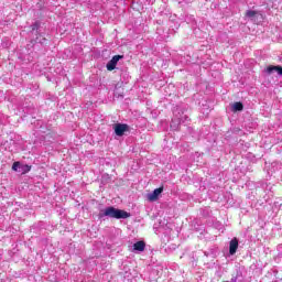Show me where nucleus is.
<instances>
[{
  "label": "nucleus",
  "mask_w": 282,
  "mask_h": 282,
  "mask_svg": "<svg viewBox=\"0 0 282 282\" xmlns=\"http://www.w3.org/2000/svg\"><path fill=\"white\" fill-rule=\"evenodd\" d=\"M105 217H111L112 219H129L131 214L116 207H108L104 212Z\"/></svg>",
  "instance_id": "obj_1"
},
{
  "label": "nucleus",
  "mask_w": 282,
  "mask_h": 282,
  "mask_svg": "<svg viewBox=\"0 0 282 282\" xmlns=\"http://www.w3.org/2000/svg\"><path fill=\"white\" fill-rule=\"evenodd\" d=\"M113 131L116 135H118L119 138H122L124 133L130 131V128H129V124L127 123H116L113 124Z\"/></svg>",
  "instance_id": "obj_2"
},
{
  "label": "nucleus",
  "mask_w": 282,
  "mask_h": 282,
  "mask_svg": "<svg viewBox=\"0 0 282 282\" xmlns=\"http://www.w3.org/2000/svg\"><path fill=\"white\" fill-rule=\"evenodd\" d=\"M122 58H124V55H115L106 65L108 72H113L116 65H118V62L122 61Z\"/></svg>",
  "instance_id": "obj_3"
},
{
  "label": "nucleus",
  "mask_w": 282,
  "mask_h": 282,
  "mask_svg": "<svg viewBox=\"0 0 282 282\" xmlns=\"http://www.w3.org/2000/svg\"><path fill=\"white\" fill-rule=\"evenodd\" d=\"M162 193H164V187L155 188L153 193L148 194L149 202H158V198L160 195H162Z\"/></svg>",
  "instance_id": "obj_4"
},
{
  "label": "nucleus",
  "mask_w": 282,
  "mask_h": 282,
  "mask_svg": "<svg viewBox=\"0 0 282 282\" xmlns=\"http://www.w3.org/2000/svg\"><path fill=\"white\" fill-rule=\"evenodd\" d=\"M239 248V239L234 238L229 242V254H237Z\"/></svg>",
  "instance_id": "obj_5"
},
{
  "label": "nucleus",
  "mask_w": 282,
  "mask_h": 282,
  "mask_svg": "<svg viewBox=\"0 0 282 282\" xmlns=\"http://www.w3.org/2000/svg\"><path fill=\"white\" fill-rule=\"evenodd\" d=\"M267 74H272V72H276L279 76H282V66H273L270 65L265 68Z\"/></svg>",
  "instance_id": "obj_6"
},
{
  "label": "nucleus",
  "mask_w": 282,
  "mask_h": 282,
  "mask_svg": "<svg viewBox=\"0 0 282 282\" xmlns=\"http://www.w3.org/2000/svg\"><path fill=\"white\" fill-rule=\"evenodd\" d=\"M144 248H147L144 240H140L133 245V250H137V252H144Z\"/></svg>",
  "instance_id": "obj_7"
},
{
  "label": "nucleus",
  "mask_w": 282,
  "mask_h": 282,
  "mask_svg": "<svg viewBox=\"0 0 282 282\" xmlns=\"http://www.w3.org/2000/svg\"><path fill=\"white\" fill-rule=\"evenodd\" d=\"M32 171V166L25 164V165H20L19 173H22V175H25V173H30Z\"/></svg>",
  "instance_id": "obj_8"
},
{
  "label": "nucleus",
  "mask_w": 282,
  "mask_h": 282,
  "mask_svg": "<svg viewBox=\"0 0 282 282\" xmlns=\"http://www.w3.org/2000/svg\"><path fill=\"white\" fill-rule=\"evenodd\" d=\"M234 111H243V104L241 101H236L232 105Z\"/></svg>",
  "instance_id": "obj_9"
},
{
  "label": "nucleus",
  "mask_w": 282,
  "mask_h": 282,
  "mask_svg": "<svg viewBox=\"0 0 282 282\" xmlns=\"http://www.w3.org/2000/svg\"><path fill=\"white\" fill-rule=\"evenodd\" d=\"M258 12L253 11V10H248L246 11L245 15L248 17V19H252L254 17H257Z\"/></svg>",
  "instance_id": "obj_10"
},
{
  "label": "nucleus",
  "mask_w": 282,
  "mask_h": 282,
  "mask_svg": "<svg viewBox=\"0 0 282 282\" xmlns=\"http://www.w3.org/2000/svg\"><path fill=\"white\" fill-rule=\"evenodd\" d=\"M21 170V162H14L12 165V171H19Z\"/></svg>",
  "instance_id": "obj_11"
},
{
  "label": "nucleus",
  "mask_w": 282,
  "mask_h": 282,
  "mask_svg": "<svg viewBox=\"0 0 282 282\" xmlns=\"http://www.w3.org/2000/svg\"><path fill=\"white\" fill-rule=\"evenodd\" d=\"M39 28H41V23L35 22L31 25V30L34 32V30H37Z\"/></svg>",
  "instance_id": "obj_12"
}]
</instances>
